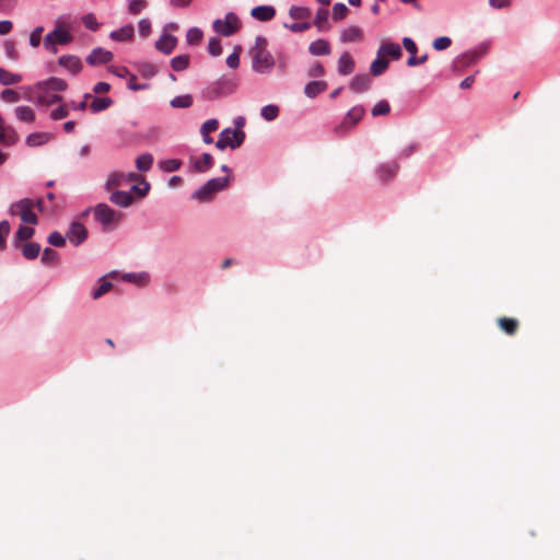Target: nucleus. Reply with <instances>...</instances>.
Wrapping results in <instances>:
<instances>
[{"label": "nucleus", "instance_id": "a878e982", "mask_svg": "<svg viewBox=\"0 0 560 560\" xmlns=\"http://www.w3.org/2000/svg\"><path fill=\"white\" fill-rule=\"evenodd\" d=\"M35 230L31 226L20 225L13 238V246L19 248L22 242L33 237Z\"/></svg>", "mask_w": 560, "mask_h": 560}, {"label": "nucleus", "instance_id": "13d9d810", "mask_svg": "<svg viewBox=\"0 0 560 560\" xmlns=\"http://www.w3.org/2000/svg\"><path fill=\"white\" fill-rule=\"evenodd\" d=\"M147 5L145 0H130L128 3V11L131 14H139Z\"/></svg>", "mask_w": 560, "mask_h": 560}, {"label": "nucleus", "instance_id": "473e14b6", "mask_svg": "<svg viewBox=\"0 0 560 560\" xmlns=\"http://www.w3.org/2000/svg\"><path fill=\"white\" fill-rule=\"evenodd\" d=\"M152 164L153 155L151 153H142L136 159V167L141 173L150 171Z\"/></svg>", "mask_w": 560, "mask_h": 560}, {"label": "nucleus", "instance_id": "2eb2a0df", "mask_svg": "<svg viewBox=\"0 0 560 560\" xmlns=\"http://www.w3.org/2000/svg\"><path fill=\"white\" fill-rule=\"evenodd\" d=\"M34 88L36 90H45L51 91V92H62L67 89V82L63 79L60 78H50L45 81H38Z\"/></svg>", "mask_w": 560, "mask_h": 560}, {"label": "nucleus", "instance_id": "8fccbe9b", "mask_svg": "<svg viewBox=\"0 0 560 560\" xmlns=\"http://www.w3.org/2000/svg\"><path fill=\"white\" fill-rule=\"evenodd\" d=\"M208 52L213 56L218 57L222 54V47H221V40L218 37H210L208 42Z\"/></svg>", "mask_w": 560, "mask_h": 560}, {"label": "nucleus", "instance_id": "4468645a", "mask_svg": "<svg viewBox=\"0 0 560 560\" xmlns=\"http://www.w3.org/2000/svg\"><path fill=\"white\" fill-rule=\"evenodd\" d=\"M177 45V38L171 34H162L155 42V48L164 55H170Z\"/></svg>", "mask_w": 560, "mask_h": 560}, {"label": "nucleus", "instance_id": "c85d7f7f", "mask_svg": "<svg viewBox=\"0 0 560 560\" xmlns=\"http://www.w3.org/2000/svg\"><path fill=\"white\" fill-rule=\"evenodd\" d=\"M14 114L16 119L22 122H33L35 120V112L30 106H18L14 109Z\"/></svg>", "mask_w": 560, "mask_h": 560}, {"label": "nucleus", "instance_id": "39448f33", "mask_svg": "<svg viewBox=\"0 0 560 560\" xmlns=\"http://www.w3.org/2000/svg\"><path fill=\"white\" fill-rule=\"evenodd\" d=\"M244 140L245 132L243 130H233L232 128L228 127L220 132L219 139L215 142V147L221 151L225 150L226 148L235 150L243 144Z\"/></svg>", "mask_w": 560, "mask_h": 560}, {"label": "nucleus", "instance_id": "f704fd0d", "mask_svg": "<svg viewBox=\"0 0 560 560\" xmlns=\"http://www.w3.org/2000/svg\"><path fill=\"white\" fill-rule=\"evenodd\" d=\"M389 66L387 59L382 56H377V58L371 63L370 70L373 75L378 77L383 74Z\"/></svg>", "mask_w": 560, "mask_h": 560}, {"label": "nucleus", "instance_id": "052dcab7", "mask_svg": "<svg viewBox=\"0 0 560 560\" xmlns=\"http://www.w3.org/2000/svg\"><path fill=\"white\" fill-rule=\"evenodd\" d=\"M82 23L84 24V26L86 28L92 30V31L97 30L100 26V24L96 21V18L93 13H88V14L83 15Z\"/></svg>", "mask_w": 560, "mask_h": 560}, {"label": "nucleus", "instance_id": "cd10ccee", "mask_svg": "<svg viewBox=\"0 0 560 560\" xmlns=\"http://www.w3.org/2000/svg\"><path fill=\"white\" fill-rule=\"evenodd\" d=\"M327 89V83L325 81H311L308 82L304 88V94L310 97L314 98L318 94L323 93Z\"/></svg>", "mask_w": 560, "mask_h": 560}, {"label": "nucleus", "instance_id": "69168bd1", "mask_svg": "<svg viewBox=\"0 0 560 560\" xmlns=\"http://www.w3.org/2000/svg\"><path fill=\"white\" fill-rule=\"evenodd\" d=\"M284 27L290 30L293 33H302V32L307 31L311 27V24L308 22H301V23L284 24Z\"/></svg>", "mask_w": 560, "mask_h": 560}, {"label": "nucleus", "instance_id": "c9c22d12", "mask_svg": "<svg viewBox=\"0 0 560 560\" xmlns=\"http://www.w3.org/2000/svg\"><path fill=\"white\" fill-rule=\"evenodd\" d=\"M40 253V245L38 243H25L22 246V255L30 260L38 257Z\"/></svg>", "mask_w": 560, "mask_h": 560}, {"label": "nucleus", "instance_id": "7c9ffc66", "mask_svg": "<svg viewBox=\"0 0 560 560\" xmlns=\"http://www.w3.org/2000/svg\"><path fill=\"white\" fill-rule=\"evenodd\" d=\"M19 140L18 132L12 126H8L0 131V143L5 145H12Z\"/></svg>", "mask_w": 560, "mask_h": 560}, {"label": "nucleus", "instance_id": "e433bc0d", "mask_svg": "<svg viewBox=\"0 0 560 560\" xmlns=\"http://www.w3.org/2000/svg\"><path fill=\"white\" fill-rule=\"evenodd\" d=\"M113 104V100L110 97H95L90 103V109L93 113H100L106 108H108Z\"/></svg>", "mask_w": 560, "mask_h": 560}, {"label": "nucleus", "instance_id": "20e7f679", "mask_svg": "<svg viewBox=\"0 0 560 560\" xmlns=\"http://www.w3.org/2000/svg\"><path fill=\"white\" fill-rule=\"evenodd\" d=\"M34 208L35 202L33 199L23 198L13 202L9 208V212L12 215H19L22 222L35 225L38 223V218L34 212Z\"/></svg>", "mask_w": 560, "mask_h": 560}, {"label": "nucleus", "instance_id": "c03bdc74", "mask_svg": "<svg viewBox=\"0 0 560 560\" xmlns=\"http://www.w3.org/2000/svg\"><path fill=\"white\" fill-rule=\"evenodd\" d=\"M40 260L44 265H56L59 261V255L56 250L46 247L43 250Z\"/></svg>", "mask_w": 560, "mask_h": 560}, {"label": "nucleus", "instance_id": "f3484780", "mask_svg": "<svg viewBox=\"0 0 560 560\" xmlns=\"http://www.w3.org/2000/svg\"><path fill=\"white\" fill-rule=\"evenodd\" d=\"M58 63L73 74L79 73L82 69V61L79 57L73 55L61 56L58 60Z\"/></svg>", "mask_w": 560, "mask_h": 560}, {"label": "nucleus", "instance_id": "412c9836", "mask_svg": "<svg viewBox=\"0 0 560 560\" xmlns=\"http://www.w3.org/2000/svg\"><path fill=\"white\" fill-rule=\"evenodd\" d=\"M218 128L219 121L217 118H210L201 125L200 135L206 144H211L213 142V138L210 136V133L218 130Z\"/></svg>", "mask_w": 560, "mask_h": 560}, {"label": "nucleus", "instance_id": "79ce46f5", "mask_svg": "<svg viewBox=\"0 0 560 560\" xmlns=\"http://www.w3.org/2000/svg\"><path fill=\"white\" fill-rule=\"evenodd\" d=\"M289 15L294 20H304L311 16V11L306 7L292 5Z\"/></svg>", "mask_w": 560, "mask_h": 560}, {"label": "nucleus", "instance_id": "bf43d9fd", "mask_svg": "<svg viewBox=\"0 0 560 560\" xmlns=\"http://www.w3.org/2000/svg\"><path fill=\"white\" fill-rule=\"evenodd\" d=\"M113 287V283L109 281H103L96 290L92 292V298L94 300L100 299L102 295L107 293Z\"/></svg>", "mask_w": 560, "mask_h": 560}, {"label": "nucleus", "instance_id": "864d4df0", "mask_svg": "<svg viewBox=\"0 0 560 560\" xmlns=\"http://www.w3.org/2000/svg\"><path fill=\"white\" fill-rule=\"evenodd\" d=\"M390 112L389 103L385 100L378 101L372 108L373 116L386 115Z\"/></svg>", "mask_w": 560, "mask_h": 560}, {"label": "nucleus", "instance_id": "7ed1b4c3", "mask_svg": "<svg viewBox=\"0 0 560 560\" xmlns=\"http://www.w3.org/2000/svg\"><path fill=\"white\" fill-rule=\"evenodd\" d=\"M72 40L73 36L70 33V30L58 23L51 32L46 34L43 39V44L46 50L55 55L58 52V45H67Z\"/></svg>", "mask_w": 560, "mask_h": 560}, {"label": "nucleus", "instance_id": "a211bd4d", "mask_svg": "<svg viewBox=\"0 0 560 560\" xmlns=\"http://www.w3.org/2000/svg\"><path fill=\"white\" fill-rule=\"evenodd\" d=\"M398 168H399V165L397 162H388V163H384V164H381L377 168H376V175L378 177L380 180H388L390 178H393L396 173L398 172Z\"/></svg>", "mask_w": 560, "mask_h": 560}, {"label": "nucleus", "instance_id": "5fc2aeb1", "mask_svg": "<svg viewBox=\"0 0 560 560\" xmlns=\"http://www.w3.org/2000/svg\"><path fill=\"white\" fill-rule=\"evenodd\" d=\"M67 235L63 236L57 231H54L48 236V243L55 247H62L66 244Z\"/></svg>", "mask_w": 560, "mask_h": 560}, {"label": "nucleus", "instance_id": "dca6fc26", "mask_svg": "<svg viewBox=\"0 0 560 560\" xmlns=\"http://www.w3.org/2000/svg\"><path fill=\"white\" fill-rule=\"evenodd\" d=\"M190 165L195 172L205 173L213 166V158L210 153H203L198 159H190Z\"/></svg>", "mask_w": 560, "mask_h": 560}, {"label": "nucleus", "instance_id": "0eeeda50", "mask_svg": "<svg viewBox=\"0 0 560 560\" xmlns=\"http://www.w3.org/2000/svg\"><path fill=\"white\" fill-rule=\"evenodd\" d=\"M275 66L272 55L266 48L256 49L253 57V70L257 73H268Z\"/></svg>", "mask_w": 560, "mask_h": 560}, {"label": "nucleus", "instance_id": "680f3d73", "mask_svg": "<svg viewBox=\"0 0 560 560\" xmlns=\"http://www.w3.org/2000/svg\"><path fill=\"white\" fill-rule=\"evenodd\" d=\"M489 49V45L486 43H482L478 45L476 48L469 51V54L472 56V60L478 61L480 58H482Z\"/></svg>", "mask_w": 560, "mask_h": 560}, {"label": "nucleus", "instance_id": "c756f323", "mask_svg": "<svg viewBox=\"0 0 560 560\" xmlns=\"http://www.w3.org/2000/svg\"><path fill=\"white\" fill-rule=\"evenodd\" d=\"M133 32L135 31L132 25H125L116 31H113L109 37L117 42H127L132 38Z\"/></svg>", "mask_w": 560, "mask_h": 560}, {"label": "nucleus", "instance_id": "e2e57ef3", "mask_svg": "<svg viewBox=\"0 0 560 560\" xmlns=\"http://www.w3.org/2000/svg\"><path fill=\"white\" fill-rule=\"evenodd\" d=\"M68 115H69V110H68L67 106L59 105L57 108L51 110L50 118L52 120H60V119L68 117Z\"/></svg>", "mask_w": 560, "mask_h": 560}, {"label": "nucleus", "instance_id": "ddd939ff", "mask_svg": "<svg viewBox=\"0 0 560 560\" xmlns=\"http://www.w3.org/2000/svg\"><path fill=\"white\" fill-rule=\"evenodd\" d=\"M377 56H382L384 58L390 57L394 60H398L402 56V50L399 44L397 43L384 42L377 50Z\"/></svg>", "mask_w": 560, "mask_h": 560}, {"label": "nucleus", "instance_id": "4be33fe9", "mask_svg": "<svg viewBox=\"0 0 560 560\" xmlns=\"http://www.w3.org/2000/svg\"><path fill=\"white\" fill-rule=\"evenodd\" d=\"M362 39V31L358 26L345 27L340 33L341 43H355Z\"/></svg>", "mask_w": 560, "mask_h": 560}, {"label": "nucleus", "instance_id": "aec40b11", "mask_svg": "<svg viewBox=\"0 0 560 560\" xmlns=\"http://www.w3.org/2000/svg\"><path fill=\"white\" fill-rule=\"evenodd\" d=\"M250 15L258 21L267 22L275 18L276 10L272 5H258L252 10Z\"/></svg>", "mask_w": 560, "mask_h": 560}, {"label": "nucleus", "instance_id": "f03ea898", "mask_svg": "<svg viewBox=\"0 0 560 560\" xmlns=\"http://www.w3.org/2000/svg\"><path fill=\"white\" fill-rule=\"evenodd\" d=\"M229 179V176L211 178L197 190H195L191 195V198L199 202L209 201L212 199L214 194L228 187Z\"/></svg>", "mask_w": 560, "mask_h": 560}, {"label": "nucleus", "instance_id": "4c0bfd02", "mask_svg": "<svg viewBox=\"0 0 560 560\" xmlns=\"http://www.w3.org/2000/svg\"><path fill=\"white\" fill-rule=\"evenodd\" d=\"M137 68L141 75L147 79L153 78L158 73V67L151 62H138Z\"/></svg>", "mask_w": 560, "mask_h": 560}, {"label": "nucleus", "instance_id": "9b49d317", "mask_svg": "<svg viewBox=\"0 0 560 560\" xmlns=\"http://www.w3.org/2000/svg\"><path fill=\"white\" fill-rule=\"evenodd\" d=\"M109 192V201L117 207L128 208L135 202V196L131 191L118 190L115 188Z\"/></svg>", "mask_w": 560, "mask_h": 560}, {"label": "nucleus", "instance_id": "de8ad7c7", "mask_svg": "<svg viewBox=\"0 0 560 560\" xmlns=\"http://www.w3.org/2000/svg\"><path fill=\"white\" fill-rule=\"evenodd\" d=\"M348 12H349V9L345 3L337 2L332 7V19L335 21H341V20L346 19Z\"/></svg>", "mask_w": 560, "mask_h": 560}, {"label": "nucleus", "instance_id": "49530a36", "mask_svg": "<svg viewBox=\"0 0 560 560\" xmlns=\"http://www.w3.org/2000/svg\"><path fill=\"white\" fill-rule=\"evenodd\" d=\"M499 326L509 335H513L517 328V320L513 318H500Z\"/></svg>", "mask_w": 560, "mask_h": 560}, {"label": "nucleus", "instance_id": "f257e3e1", "mask_svg": "<svg viewBox=\"0 0 560 560\" xmlns=\"http://www.w3.org/2000/svg\"><path fill=\"white\" fill-rule=\"evenodd\" d=\"M92 211L94 220L102 225L103 231L113 230L122 220L120 212L104 202L97 203Z\"/></svg>", "mask_w": 560, "mask_h": 560}, {"label": "nucleus", "instance_id": "338daca9", "mask_svg": "<svg viewBox=\"0 0 560 560\" xmlns=\"http://www.w3.org/2000/svg\"><path fill=\"white\" fill-rule=\"evenodd\" d=\"M139 34L148 36L151 32V22L148 19H142L138 23Z\"/></svg>", "mask_w": 560, "mask_h": 560}, {"label": "nucleus", "instance_id": "bb28decb", "mask_svg": "<svg viewBox=\"0 0 560 560\" xmlns=\"http://www.w3.org/2000/svg\"><path fill=\"white\" fill-rule=\"evenodd\" d=\"M37 91H38L37 103L39 105L48 106V105L59 103L62 101V97L60 95L52 93L49 90L47 91V89L37 90Z\"/></svg>", "mask_w": 560, "mask_h": 560}, {"label": "nucleus", "instance_id": "774afa93", "mask_svg": "<svg viewBox=\"0 0 560 560\" xmlns=\"http://www.w3.org/2000/svg\"><path fill=\"white\" fill-rule=\"evenodd\" d=\"M402 45H404L405 49L410 54V56L417 54L418 48L412 38L404 37Z\"/></svg>", "mask_w": 560, "mask_h": 560}, {"label": "nucleus", "instance_id": "37998d69", "mask_svg": "<svg viewBox=\"0 0 560 560\" xmlns=\"http://www.w3.org/2000/svg\"><path fill=\"white\" fill-rule=\"evenodd\" d=\"M192 104V97L189 94L175 96L171 101V106L174 108H188Z\"/></svg>", "mask_w": 560, "mask_h": 560}, {"label": "nucleus", "instance_id": "0e129e2a", "mask_svg": "<svg viewBox=\"0 0 560 560\" xmlns=\"http://www.w3.org/2000/svg\"><path fill=\"white\" fill-rule=\"evenodd\" d=\"M0 95L3 101L9 103H16L20 101L19 93L11 89L3 90Z\"/></svg>", "mask_w": 560, "mask_h": 560}, {"label": "nucleus", "instance_id": "58836bf2", "mask_svg": "<svg viewBox=\"0 0 560 560\" xmlns=\"http://www.w3.org/2000/svg\"><path fill=\"white\" fill-rule=\"evenodd\" d=\"M189 66L188 55H178L171 59V67L174 71H183Z\"/></svg>", "mask_w": 560, "mask_h": 560}, {"label": "nucleus", "instance_id": "6ab92c4d", "mask_svg": "<svg viewBox=\"0 0 560 560\" xmlns=\"http://www.w3.org/2000/svg\"><path fill=\"white\" fill-rule=\"evenodd\" d=\"M354 60L351 55L347 51L341 54L338 59L337 70L340 75H348L354 70Z\"/></svg>", "mask_w": 560, "mask_h": 560}, {"label": "nucleus", "instance_id": "4d7b16f0", "mask_svg": "<svg viewBox=\"0 0 560 560\" xmlns=\"http://www.w3.org/2000/svg\"><path fill=\"white\" fill-rule=\"evenodd\" d=\"M452 44V39L448 36H441L433 40V48L435 50H444L448 48Z\"/></svg>", "mask_w": 560, "mask_h": 560}, {"label": "nucleus", "instance_id": "6e6552de", "mask_svg": "<svg viewBox=\"0 0 560 560\" xmlns=\"http://www.w3.org/2000/svg\"><path fill=\"white\" fill-rule=\"evenodd\" d=\"M238 27V18L233 12L226 13L223 20L218 19L213 22V30L225 37L233 35Z\"/></svg>", "mask_w": 560, "mask_h": 560}, {"label": "nucleus", "instance_id": "5701e85b", "mask_svg": "<svg viewBox=\"0 0 560 560\" xmlns=\"http://www.w3.org/2000/svg\"><path fill=\"white\" fill-rule=\"evenodd\" d=\"M329 11L326 8H319L314 18V25L319 32L329 31L331 25L328 22Z\"/></svg>", "mask_w": 560, "mask_h": 560}, {"label": "nucleus", "instance_id": "9d476101", "mask_svg": "<svg viewBox=\"0 0 560 560\" xmlns=\"http://www.w3.org/2000/svg\"><path fill=\"white\" fill-rule=\"evenodd\" d=\"M88 237L86 228L80 222H72L69 226V231L67 232V240L74 245L79 246L82 244Z\"/></svg>", "mask_w": 560, "mask_h": 560}, {"label": "nucleus", "instance_id": "3c124183", "mask_svg": "<svg viewBox=\"0 0 560 560\" xmlns=\"http://www.w3.org/2000/svg\"><path fill=\"white\" fill-rule=\"evenodd\" d=\"M476 62H477L476 60H472V56L469 54V51H466V52L459 55L458 57H456V59L453 62V66L455 68L467 67V66L474 65Z\"/></svg>", "mask_w": 560, "mask_h": 560}, {"label": "nucleus", "instance_id": "2f4dec72", "mask_svg": "<svg viewBox=\"0 0 560 560\" xmlns=\"http://www.w3.org/2000/svg\"><path fill=\"white\" fill-rule=\"evenodd\" d=\"M22 75L19 73H13L3 68H0V83L2 85H13L20 83L22 81Z\"/></svg>", "mask_w": 560, "mask_h": 560}, {"label": "nucleus", "instance_id": "09e8293b", "mask_svg": "<svg viewBox=\"0 0 560 560\" xmlns=\"http://www.w3.org/2000/svg\"><path fill=\"white\" fill-rule=\"evenodd\" d=\"M182 162L177 159H168L161 161L160 167L166 173L176 172L180 168Z\"/></svg>", "mask_w": 560, "mask_h": 560}, {"label": "nucleus", "instance_id": "ea45409f", "mask_svg": "<svg viewBox=\"0 0 560 560\" xmlns=\"http://www.w3.org/2000/svg\"><path fill=\"white\" fill-rule=\"evenodd\" d=\"M138 182V185L131 186L130 191L132 195L135 194L137 197L143 198L148 195L150 190V183L142 177Z\"/></svg>", "mask_w": 560, "mask_h": 560}, {"label": "nucleus", "instance_id": "603ef678", "mask_svg": "<svg viewBox=\"0 0 560 560\" xmlns=\"http://www.w3.org/2000/svg\"><path fill=\"white\" fill-rule=\"evenodd\" d=\"M11 230L10 223L7 220L0 221V250L5 248L7 236Z\"/></svg>", "mask_w": 560, "mask_h": 560}, {"label": "nucleus", "instance_id": "6e6d98bb", "mask_svg": "<svg viewBox=\"0 0 560 560\" xmlns=\"http://www.w3.org/2000/svg\"><path fill=\"white\" fill-rule=\"evenodd\" d=\"M44 32V27L43 26H37L35 27L32 32H31V35H30V45L33 47V48H36L39 46L40 44V40H42V34Z\"/></svg>", "mask_w": 560, "mask_h": 560}, {"label": "nucleus", "instance_id": "a19ab883", "mask_svg": "<svg viewBox=\"0 0 560 560\" xmlns=\"http://www.w3.org/2000/svg\"><path fill=\"white\" fill-rule=\"evenodd\" d=\"M260 115L265 120L272 121L279 115V107L273 104H268L260 109Z\"/></svg>", "mask_w": 560, "mask_h": 560}, {"label": "nucleus", "instance_id": "393cba45", "mask_svg": "<svg viewBox=\"0 0 560 560\" xmlns=\"http://www.w3.org/2000/svg\"><path fill=\"white\" fill-rule=\"evenodd\" d=\"M308 51L313 56H327L331 48L326 39H316L310 44Z\"/></svg>", "mask_w": 560, "mask_h": 560}, {"label": "nucleus", "instance_id": "a18cd8bd", "mask_svg": "<svg viewBox=\"0 0 560 560\" xmlns=\"http://www.w3.org/2000/svg\"><path fill=\"white\" fill-rule=\"evenodd\" d=\"M203 33L199 27H190L186 33V42L189 45H197L202 39Z\"/></svg>", "mask_w": 560, "mask_h": 560}, {"label": "nucleus", "instance_id": "f8f14e48", "mask_svg": "<svg viewBox=\"0 0 560 560\" xmlns=\"http://www.w3.org/2000/svg\"><path fill=\"white\" fill-rule=\"evenodd\" d=\"M113 54L102 47L94 48L92 52L86 57V62L91 66L102 65L110 61Z\"/></svg>", "mask_w": 560, "mask_h": 560}, {"label": "nucleus", "instance_id": "423d86ee", "mask_svg": "<svg viewBox=\"0 0 560 560\" xmlns=\"http://www.w3.org/2000/svg\"><path fill=\"white\" fill-rule=\"evenodd\" d=\"M141 178V176L137 173H120V172H112L107 175L106 180L104 183V189L106 191H112L115 188H119L126 186L131 182H137Z\"/></svg>", "mask_w": 560, "mask_h": 560}, {"label": "nucleus", "instance_id": "b1692460", "mask_svg": "<svg viewBox=\"0 0 560 560\" xmlns=\"http://www.w3.org/2000/svg\"><path fill=\"white\" fill-rule=\"evenodd\" d=\"M371 78L368 74H357L350 82V89L355 93H361L370 88Z\"/></svg>", "mask_w": 560, "mask_h": 560}, {"label": "nucleus", "instance_id": "1a4fd4ad", "mask_svg": "<svg viewBox=\"0 0 560 560\" xmlns=\"http://www.w3.org/2000/svg\"><path fill=\"white\" fill-rule=\"evenodd\" d=\"M365 109L362 105H355L348 110L339 126L336 127L337 132H343L355 126L364 116Z\"/></svg>", "mask_w": 560, "mask_h": 560}, {"label": "nucleus", "instance_id": "72a5a7b5", "mask_svg": "<svg viewBox=\"0 0 560 560\" xmlns=\"http://www.w3.org/2000/svg\"><path fill=\"white\" fill-rule=\"evenodd\" d=\"M50 140V135L47 132H33L26 137V144L30 147L42 145Z\"/></svg>", "mask_w": 560, "mask_h": 560}]
</instances>
